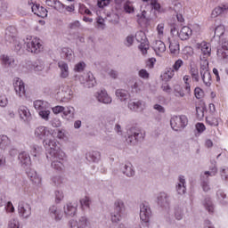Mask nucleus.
Returning <instances> with one entry per match:
<instances>
[{"instance_id":"1","label":"nucleus","mask_w":228,"mask_h":228,"mask_svg":"<svg viewBox=\"0 0 228 228\" xmlns=\"http://www.w3.org/2000/svg\"><path fill=\"white\" fill-rule=\"evenodd\" d=\"M43 145L46 151H49L46 154V158L52 161V168L59 171L63 170V168H65V165L63 164L65 163V152L60 150L58 142H56L53 134H50L47 138L44 139Z\"/></svg>"},{"instance_id":"2","label":"nucleus","mask_w":228,"mask_h":228,"mask_svg":"<svg viewBox=\"0 0 228 228\" xmlns=\"http://www.w3.org/2000/svg\"><path fill=\"white\" fill-rule=\"evenodd\" d=\"M170 126L174 131H183L188 126V118L186 116H173L170 119Z\"/></svg>"},{"instance_id":"3","label":"nucleus","mask_w":228,"mask_h":228,"mask_svg":"<svg viewBox=\"0 0 228 228\" xmlns=\"http://www.w3.org/2000/svg\"><path fill=\"white\" fill-rule=\"evenodd\" d=\"M143 140V134L137 130L134 127H132L127 132L126 142L129 145H136L138 142H142Z\"/></svg>"},{"instance_id":"4","label":"nucleus","mask_w":228,"mask_h":228,"mask_svg":"<svg viewBox=\"0 0 228 228\" xmlns=\"http://www.w3.org/2000/svg\"><path fill=\"white\" fill-rule=\"evenodd\" d=\"M25 44H26L27 51L28 53H34V54H38V53L42 51V45L40 44V39L27 38V41H25Z\"/></svg>"},{"instance_id":"5","label":"nucleus","mask_w":228,"mask_h":228,"mask_svg":"<svg viewBox=\"0 0 228 228\" xmlns=\"http://www.w3.org/2000/svg\"><path fill=\"white\" fill-rule=\"evenodd\" d=\"M72 95H74L72 89L69 86H63L61 87V91L57 93V99L61 102H69L72 99Z\"/></svg>"},{"instance_id":"6","label":"nucleus","mask_w":228,"mask_h":228,"mask_svg":"<svg viewBox=\"0 0 228 228\" xmlns=\"http://www.w3.org/2000/svg\"><path fill=\"white\" fill-rule=\"evenodd\" d=\"M135 39L137 42L141 43L139 45L140 51H142V54H147V50L149 49V41L147 40V36L143 31H138L135 34Z\"/></svg>"},{"instance_id":"7","label":"nucleus","mask_w":228,"mask_h":228,"mask_svg":"<svg viewBox=\"0 0 228 228\" xmlns=\"http://www.w3.org/2000/svg\"><path fill=\"white\" fill-rule=\"evenodd\" d=\"M152 212L148 203H142L140 205V218L144 224H149Z\"/></svg>"},{"instance_id":"8","label":"nucleus","mask_w":228,"mask_h":228,"mask_svg":"<svg viewBox=\"0 0 228 228\" xmlns=\"http://www.w3.org/2000/svg\"><path fill=\"white\" fill-rule=\"evenodd\" d=\"M18 212L22 218H29L31 216V205L29 203L20 201L18 205Z\"/></svg>"},{"instance_id":"9","label":"nucleus","mask_w":228,"mask_h":228,"mask_svg":"<svg viewBox=\"0 0 228 228\" xmlns=\"http://www.w3.org/2000/svg\"><path fill=\"white\" fill-rule=\"evenodd\" d=\"M69 225L70 228H85L88 225V218H86V216H82L78 221L71 219L69 222Z\"/></svg>"},{"instance_id":"10","label":"nucleus","mask_w":228,"mask_h":228,"mask_svg":"<svg viewBox=\"0 0 228 228\" xmlns=\"http://www.w3.org/2000/svg\"><path fill=\"white\" fill-rule=\"evenodd\" d=\"M95 98L98 102H102V104H111V97L108 95L106 90H101L95 94Z\"/></svg>"},{"instance_id":"11","label":"nucleus","mask_w":228,"mask_h":228,"mask_svg":"<svg viewBox=\"0 0 228 228\" xmlns=\"http://www.w3.org/2000/svg\"><path fill=\"white\" fill-rule=\"evenodd\" d=\"M14 90L19 95V97H22V95H26V87L24 86V82L20 78H16L13 83Z\"/></svg>"},{"instance_id":"12","label":"nucleus","mask_w":228,"mask_h":228,"mask_svg":"<svg viewBox=\"0 0 228 228\" xmlns=\"http://www.w3.org/2000/svg\"><path fill=\"white\" fill-rule=\"evenodd\" d=\"M158 206L160 208H168L170 206V200H168V194L160 192L157 197Z\"/></svg>"},{"instance_id":"13","label":"nucleus","mask_w":228,"mask_h":228,"mask_svg":"<svg viewBox=\"0 0 228 228\" xmlns=\"http://www.w3.org/2000/svg\"><path fill=\"white\" fill-rule=\"evenodd\" d=\"M18 113L20 115V118H21V120H24V122H29V120H31V112H29L28 107L20 106Z\"/></svg>"},{"instance_id":"14","label":"nucleus","mask_w":228,"mask_h":228,"mask_svg":"<svg viewBox=\"0 0 228 228\" xmlns=\"http://www.w3.org/2000/svg\"><path fill=\"white\" fill-rule=\"evenodd\" d=\"M128 108L131 111H137L140 113L143 111V102L130 100L128 102Z\"/></svg>"},{"instance_id":"15","label":"nucleus","mask_w":228,"mask_h":228,"mask_svg":"<svg viewBox=\"0 0 228 228\" xmlns=\"http://www.w3.org/2000/svg\"><path fill=\"white\" fill-rule=\"evenodd\" d=\"M0 59L2 63L6 67H11L12 69H15V67H17V63L15 62V59H13V57L3 54L0 56Z\"/></svg>"},{"instance_id":"16","label":"nucleus","mask_w":228,"mask_h":228,"mask_svg":"<svg viewBox=\"0 0 228 228\" xmlns=\"http://www.w3.org/2000/svg\"><path fill=\"white\" fill-rule=\"evenodd\" d=\"M178 33V37L181 40H189L190 37L192 35V30L188 26H184L182 28L180 32Z\"/></svg>"},{"instance_id":"17","label":"nucleus","mask_w":228,"mask_h":228,"mask_svg":"<svg viewBox=\"0 0 228 228\" xmlns=\"http://www.w3.org/2000/svg\"><path fill=\"white\" fill-rule=\"evenodd\" d=\"M49 212H50L52 218H54V220H56V222H60V220H61V218H63V212H61V210L58 209V208H56V206L50 207Z\"/></svg>"},{"instance_id":"18","label":"nucleus","mask_w":228,"mask_h":228,"mask_svg":"<svg viewBox=\"0 0 228 228\" xmlns=\"http://www.w3.org/2000/svg\"><path fill=\"white\" fill-rule=\"evenodd\" d=\"M217 56L219 58H223V60H227L228 58V42L224 41V43L222 44L221 47L217 49Z\"/></svg>"},{"instance_id":"19","label":"nucleus","mask_w":228,"mask_h":228,"mask_svg":"<svg viewBox=\"0 0 228 228\" xmlns=\"http://www.w3.org/2000/svg\"><path fill=\"white\" fill-rule=\"evenodd\" d=\"M58 67L61 70V77H62V79H67V77H69V65L65 61H60L58 62Z\"/></svg>"},{"instance_id":"20","label":"nucleus","mask_w":228,"mask_h":228,"mask_svg":"<svg viewBox=\"0 0 228 228\" xmlns=\"http://www.w3.org/2000/svg\"><path fill=\"white\" fill-rule=\"evenodd\" d=\"M199 49H201L203 58L208 59L211 56V45L209 44L203 42L199 45Z\"/></svg>"},{"instance_id":"21","label":"nucleus","mask_w":228,"mask_h":228,"mask_svg":"<svg viewBox=\"0 0 228 228\" xmlns=\"http://www.w3.org/2000/svg\"><path fill=\"white\" fill-rule=\"evenodd\" d=\"M61 56L64 60H68V61H72L74 60V52L70 48L64 47L61 50Z\"/></svg>"},{"instance_id":"22","label":"nucleus","mask_w":228,"mask_h":228,"mask_svg":"<svg viewBox=\"0 0 228 228\" xmlns=\"http://www.w3.org/2000/svg\"><path fill=\"white\" fill-rule=\"evenodd\" d=\"M18 159L20 161L21 165L28 167V165H31V157L26 151L20 152L18 156Z\"/></svg>"},{"instance_id":"23","label":"nucleus","mask_w":228,"mask_h":228,"mask_svg":"<svg viewBox=\"0 0 228 228\" xmlns=\"http://www.w3.org/2000/svg\"><path fill=\"white\" fill-rule=\"evenodd\" d=\"M121 171L126 177H134V169H133V165L130 163L122 165Z\"/></svg>"},{"instance_id":"24","label":"nucleus","mask_w":228,"mask_h":228,"mask_svg":"<svg viewBox=\"0 0 228 228\" xmlns=\"http://www.w3.org/2000/svg\"><path fill=\"white\" fill-rule=\"evenodd\" d=\"M50 134L51 132L45 126H39L35 130V136H37V138L42 139L43 136L48 137Z\"/></svg>"},{"instance_id":"25","label":"nucleus","mask_w":228,"mask_h":228,"mask_svg":"<svg viewBox=\"0 0 228 228\" xmlns=\"http://www.w3.org/2000/svg\"><path fill=\"white\" fill-rule=\"evenodd\" d=\"M86 158L87 161H91L92 163H97L101 159V152L94 151L86 153Z\"/></svg>"},{"instance_id":"26","label":"nucleus","mask_w":228,"mask_h":228,"mask_svg":"<svg viewBox=\"0 0 228 228\" xmlns=\"http://www.w3.org/2000/svg\"><path fill=\"white\" fill-rule=\"evenodd\" d=\"M154 51H155L157 56H161V53H165V51H167V46L165 45V43H163L160 40L156 41L155 46H154Z\"/></svg>"},{"instance_id":"27","label":"nucleus","mask_w":228,"mask_h":228,"mask_svg":"<svg viewBox=\"0 0 228 228\" xmlns=\"http://www.w3.org/2000/svg\"><path fill=\"white\" fill-rule=\"evenodd\" d=\"M95 77L92 72H88L86 76V86L87 88H94L96 85Z\"/></svg>"},{"instance_id":"28","label":"nucleus","mask_w":228,"mask_h":228,"mask_svg":"<svg viewBox=\"0 0 228 228\" xmlns=\"http://www.w3.org/2000/svg\"><path fill=\"white\" fill-rule=\"evenodd\" d=\"M184 183H186V181L184 180V177L180 176L179 183L176 185V191L178 195H184V193H186V187L184 186Z\"/></svg>"},{"instance_id":"29","label":"nucleus","mask_w":228,"mask_h":228,"mask_svg":"<svg viewBox=\"0 0 228 228\" xmlns=\"http://www.w3.org/2000/svg\"><path fill=\"white\" fill-rule=\"evenodd\" d=\"M77 208L72 205V203H68L67 206L64 207V213L66 216H74L76 215Z\"/></svg>"},{"instance_id":"30","label":"nucleus","mask_w":228,"mask_h":228,"mask_svg":"<svg viewBox=\"0 0 228 228\" xmlns=\"http://www.w3.org/2000/svg\"><path fill=\"white\" fill-rule=\"evenodd\" d=\"M17 35V29L13 26H10L5 29L6 40H12Z\"/></svg>"},{"instance_id":"31","label":"nucleus","mask_w":228,"mask_h":228,"mask_svg":"<svg viewBox=\"0 0 228 228\" xmlns=\"http://www.w3.org/2000/svg\"><path fill=\"white\" fill-rule=\"evenodd\" d=\"M116 96L119 99V101L124 102L129 99V93L123 89H118L116 91Z\"/></svg>"},{"instance_id":"32","label":"nucleus","mask_w":228,"mask_h":228,"mask_svg":"<svg viewBox=\"0 0 228 228\" xmlns=\"http://www.w3.org/2000/svg\"><path fill=\"white\" fill-rule=\"evenodd\" d=\"M200 76L206 86H211V73L209 71H204L200 73Z\"/></svg>"},{"instance_id":"33","label":"nucleus","mask_w":228,"mask_h":228,"mask_svg":"<svg viewBox=\"0 0 228 228\" xmlns=\"http://www.w3.org/2000/svg\"><path fill=\"white\" fill-rule=\"evenodd\" d=\"M115 206V212L118 215H120V213H122V211H124V209H126V207L124 205V201H122V200H118L115 201L114 203Z\"/></svg>"},{"instance_id":"34","label":"nucleus","mask_w":228,"mask_h":228,"mask_svg":"<svg viewBox=\"0 0 228 228\" xmlns=\"http://www.w3.org/2000/svg\"><path fill=\"white\" fill-rule=\"evenodd\" d=\"M203 206H205L208 213H214L215 205H213V201H211V198H206L203 201Z\"/></svg>"},{"instance_id":"35","label":"nucleus","mask_w":228,"mask_h":228,"mask_svg":"<svg viewBox=\"0 0 228 228\" xmlns=\"http://www.w3.org/2000/svg\"><path fill=\"white\" fill-rule=\"evenodd\" d=\"M200 73L202 74V72H208L209 71V61H208V59L206 58H200Z\"/></svg>"},{"instance_id":"36","label":"nucleus","mask_w":228,"mask_h":228,"mask_svg":"<svg viewBox=\"0 0 228 228\" xmlns=\"http://www.w3.org/2000/svg\"><path fill=\"white\" fill-rule=\"evenodd\" d=\"M34 108L36 110H39V111H42L43 110L47 109V102H44L42 100H37V101L34 102Z\"/></svg>"},{"instance_id":"37","label":"nucleus","mask_w":228,"mask_h":228,"mask_svg":"<svg viewBox=\"0 0 228 228\" xmlns=\"http://www.w3.org/2000/svg\"><path fill=\"white\" fill-rule=\"evenodd\" d=\"M31 69L36 70V72H40L41 70H44V62L40 60H37L33 64Z\"/></svg>"},{"instance_id":"38","label":"nucleus","mask_w":228,"mask_h":228,"mask_svg":"<svg viewBox=\"0 0 228 228\" xmlns=\"http://www.w3.org/2000/svg\"><path fill=\"white\" fill-rule=\"evenodd\" d=\"M10 144V138L6 135H1L0 136V148L1 149H6L8 145Z\"/></svg>"},{"instance_id":"39","label":"nucleus","mask_w":228,"mask_h":228,"mask_svg":"<svg viewBox=\"0 0 228 228\" xmlns=\"http://www.w3.org/2000/svg\"><path fill=\"white\" fill-rule=\"evenodd\" d=\"M226 10H228V7L226 8L225 5H224L223 7H216L212 12V15L213 17H218V15H222V13H224V12H225Z\"/></svg>"},{"instance_id":"40","label":"nucleus","mask_w":228,"mask_h":228,"mask_svg":"<svg viewBox=\"0 0 228 228\" xmlns=\"http://www.w3.org/2000/svg\"><path fill=\"white\" fill-rule=\"evenodd\" d=\"M191 78L193 81H196V83H199V69L195 67H191V70H190Z\"/></svg>"},{"instance_id":"41","label":"nucleus","mask_w":228,"mask_h":228,"mask_svg":"<svg viewBox=\"0 0 228 228\" xmlns=\"http://www.w3.org/2000/svg\"><path fill=\"white\" fill-rule=\"evenodd\" d=\"M52 183L53 186L60 188V186H61L63 183V178L60 175L53 176L52 177Z\"/></svg>"},{"instance_id":"42","label":"nucleus","mask_w":228,"mask_h":228,"mask_svg":"<svg viewBox=\"0 0 228 228\" xmlns=\"http://www.w3.org/2000/svg\"><path fill=\"white\" fill-rule=\"evenodd\" d=\"M225 33V27L224 25H219L215 28V37H222Z\"/></svg>"},{"instance_id":"43","label":"nucleus","mask_w":228,"mask_h":228,"mask_svg":"<svg viewBox=\"0 0 228 228\" xmlns=\"http://www.w3.org/2000/svg\"><path fill=\"white\" fill-rule=\"evenodd\" d=\"M175 69L172 68L167 69L166 72L164 73V79L168 81L169 79H172L174 77Z\"/></svg>"},{"instance_id":"44","label":"nucleus","mask_w":228,"mask_h":228,"mask_svg":"<svg viewBox=\"0 0 228 228\" xmlns=\"http://www.w3.org/2000/svg\"><path fill=\"white\" fill-rule=\"evenodd\" d=\"M206 122L207 124H208V126L216 127V126H218V119L216 118H213V117H208L206 118Z\"/></svg>"},{"instance_id":"45","label":"nucleus","mask_w":228,"mask_h":228,"mask_svg":"<svg viewBox=\"0 0 228 228\" xmlns=\"http://www.w3.org/2000/svg\"><path fill=\"white\" fill-rule=\"evenodd\" d=\"M53 9L56 10L57 12H60L61 13L63 12V10H65V4H63L59 0H55V4L53 5Z\"/></svg>"},{"instance_id":"46","label":"nucleus","mask_w":228,"mask_h":228,"mask_svg":"<svg viewBox=\"0 0 228 228\" xmlns=\"http://www.w3.org/2000/svg\"><path fill=\"white\" fill-rule=\"evenodd\" d=\"M28 177H30V180L32 181V183H34V184H37V186L38 184H42V177L37 175V173H35L34 175H28Z\"/></svg>"},{"instance_id":"47","label":"nucleus","mask_w":228,"mask_h":228,"mask_svg":"<svg viewBox=\"0 0 228 228\" xmlns=\"http://www.w3.org/2000/svg\"><path fill=\"white\" fill-rule=\"evenodd\" d=\"M63 116L64 117H72L74 115V107H64L62 110Z\"/></svg>"},{"instance_id":"48","label":"nucleus","mask_w":228,"mask_h":228,"mask_svg":"<svg viewBox=\"0 0 228 228\" xmlns=\"http://www.w3.org/2000/svg\"><path fill=\"white\" fill-rule=\"evenodd\" d=\"M183 216H184L183 209L179 208H175V218L176 220H183Z\"/></svg>"},{"instance_id":"49","label":"nucleus","mask_w":228,"mask_h":228,"mask_svg":"<svg viewBox=\"0 0 228 228\" xmlns=\"http://www.w3.org/2000/svg\"><path fill=\"white\" fill-rule=\"evenodd\" d=\"M169 50L172 54H175L177 51H179V44L178 43H170L169 45Z\"/></svg>"},{"instance_id":"50","label":"nucleus","mask_w":228,"mask_h":228,"mask_svg":"<svg viewBox=\"0 0 228 228\" xmlns=\"http://www.w3.org/2000/svg\"><path fill=\"white\" fill-rule=\"evenodd\" d=\"M39 116L41 117V118H43L44 120H49V115H51V111L50 110H40L39 112Z\"/></svg>"},{"instance_id":"51","label":"nucleus","mask_w":228,"mask_h":228,"mask_svg":"<svg viewBox=\"0 0 228 228\" xmlns=\"http://www.w3.org/2000/svg\"><path fill=\"white\" fill-rule=\"evenodd\" d=\"M194 95L196 99H202L204 97V91L200 87H196L194 89Z\"/></svg>"},{"instance_id":"52","label":"nucleus","mask_w":228,"mask_h":228,"mask_svg":"<svg viewBox=\"0 0 228 228\" xmlns=\"http://www.w3.org/2000/svg\"><path fill=\"white\" fill-rule=\"evenodd\" d=\"M86 66V64H85V62H78L77 65H75L74 70L76 72H83Z\"/></svg>"},{"instance_id":"53","label":"nucleus","mask_w":228,"mask_h":228,"mask_svg":"<svg viewBox=\"0 0 228 228\" xmlns=\"http://www.w3.org/2000/svg\"><path fill=\"white\" fill-rule=\"evenodd\" d=\"M122 218V216L120 214H117L114 212V214H111V221L114 224H118L120 222V219Z\"/></svg>"},{"instance_id":"54","label":"nucleus","mask_w":228,"mask_h":228,"mask_svg":"<svg viewBox=\"0 0 228 228\" xmlns=\"http://www.w3.org/2000/svg\"><path fill=\"white\" fill-rule=\"evenodd\" d=\"M69 29H78V28H81V23L79 20H75L69 24Z\"/></svg>"},{"instance_id":"55","label":"nucleus","mask_w":228,"mask_h":228,"mask_svg":"<svg viewBox=\"0 0 228 228\" xmlns=\"http://www.w3.org/2000/svg\"><path fill=\"white\" fill-rule=\"evenodd\" d=\"M196 115L198 118H204V107H196Z\"/></svg>"},{"instance_id":"56","label":"nucleus","mask_w":228,"mask_h":228,"mask_svg":"<svg viewBox=\"0 0 228 228\" xmlns=\"http://www.w3.org/2000/svg\"><path fill=\"white\" fill-rule=\"evenodd\" d=\"M110 0H98L97 1V6L99 8H104V6H108L110 4Z\"/></svg>"},{"instance_id":"57","label":"nucleus","mask_w":228,"mask_h":228,"mask_svg":"<svg viewBox=\"0 0 228 228\" xmlns=\"http://www.w3.org/2000/svg\"><path fill=\"white\" fill-rule=\"evenodd\" d=\"M81 206H86V208H90V198L86 196L84 199L80 200Z\"/></svg>"},{"instance_id":"58","label":"nucleus","mask_w":228,"mask_h":228,"mask_svg":"<svg viewBox=\"0 0 228 228\" xmlns=\"http://www.w3.org/2000/svg\"><path fill=\"white\" fill-rule=\"evenodd\" d=\"M183 60L179 59L173 65V69L177 71L179 70V69H181V67H183Z\"/></svg>"},{"instance_id":"59","label":"nucleus","mask_w":228,"mask_h":228,"mask_svg":"<svg viewBox=\"0 0 228 228\" xmlns=\"http://www.w3.org/2000/svg\"><path fill=\"white\" fill-rule=\"evenodd\" d=\"M149 72L147 69H141L139 71V77H142V79H149Z\"/></svg>"},{"instance_id":"60","label":"nucleus","mask_w":228,"mask_h":228,"mask_svg":"<svg viewBox=\"0 0 228 228\" xmlns=\"http://www.w3.org/2000/svg\"><path fill=\"white\" fill-rule=\"evenodd\" d=\"M55 200L56 202H61L63 200V192L61 191H55Z\"/></svg>"},{"instance_id":"61","label":"nucleus","mask_w":228,"mask_h":228,"mask_svg":"<svg viewBox=\"0 0 228 228\" xmlns=\"http://www.w3.org/2000/svg\"><path fill=\"white\" fill-rule=\"evenodd\" d=\"M52 110L55 115H58V113H63L64 107L58 105L53 107Z\"/></svg>"},{"instance_id":"62","label":"nucleus","mask_w":228,"mask_h":228,"mask_svg":"<svg viewBox=\"0 0 228 228\" xmlns=\"http://www.w3.org/2000/svg\"><path fill=\"white\" fill-rule=\"evenodd\" d=\"M9 228H19V220L17 219H12L9 222Z\"/></svg>"},{"instance_id":"63","label":"nucleus","mask_w":228,"mask_h":228,"mask_svg":"<svg viewBox=\"0 0 228 228\" xmlns=\"http://www.w3.org/2000/svg\"><path fill=\"white\" fill-rule=\"evenodd\" d=\"M196 129L198 133H204V131H206V126H204L203 123H197Z\"/></svg>"},{"instance_id":"64","label":"nucleus","mask_w":228,"mask_h":228,"mask_svg":"<svg viewBox=\"0 0 228 228\" xmlns=\"http://www.w3.org/2000/svg\"><path fill=\"white\" fill-rule=\"evenodd\" d=\"M52 126H53V127H61V121H60L58 118H53L52 120Z\"/></svg>"}]
</instances>
